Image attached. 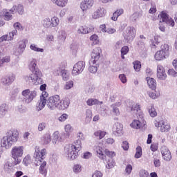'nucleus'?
Instances as JSON below:
<instances>
[{"label": "nucleus", "instance_id": "f257e3e1", "mask_svg": "<svg viewBox=\"0 0 177 177\" xmlns=\"http://www.w3.org/2000/svg\"><path fill=\"white\" fill-rule=\"evenodd\" d=\"M47 154L46 149H39V147H35V153L33 158L36 166L40 165L39 168V172L43 176L48 175V165L46 161H42L44 160L45 156Z\"/></svg>", "mask_w": 177, "mask_h": 177}, {"label": "nucleus", "instance_id": "f03ea898", "mask_svg": "<svg viewBox=\"0 0 177 177\" xmlns=\"http://www.w3.org/2000/svg\"><path fill=\"white\" fill-rule=\"evenodd\" d=\"M69 106L70 98L65 97L61 100L59 95L50 96L47 100V107L51 111H55L56 109L57 110H66Z\"/></svg>", "mask_w": 177, "mask_h": 177}, {"label": "nucleus", "instance_id": "7ed1b4c3", "mask_svg": "<svg viewBox=\"0 0 177 177\" xmlns=\"http://www.w3.org/2000/svg\"><path fill=\"white\" fill-rule=\"evenodd\" d=\"M19 133L17 129H10L1 139V147L6 150H9L19 140Z\"/></svg>", "mask_w": 177, "mask_h": 177}, {"label": "nucleus", "instance_id": "20e7f679", "mask_svg": "<svg viewBox=\"0 0 177 177\" xmlns=\"http://www.w3.org/2000/svg\"><path fill=\"white\" fill-rule=\"evenodd\" d=\"M81 140H77L74 144L66 145L64 147V156L68 160H75L78 156V151L82 149Z\"/></svg>", "mask_w": 177, "mask_h": 177}, {"label": "nucleus", "instance_id": "39448f33", "mask_svg": "<svg viewBox=\"0 0 177 177\" xmlns=\"http://www.w3.org/2000/svg\"><path fill=\"white\" fill-rule=\"evenodd\" d=\"M24 154V146H15L11 149V157L14 160L15 165H19L21 162V157Z\"/></svg>", "mask_w": 177, "mask_h": 177}, {"label": "nucleus", "instance_id": "423d86ee", "mask_svg": "<svg viewBox=\"0 0 177 177\" xmlns=\"http://www.w3.org/2000/svg\"><path fill=\"white\" fill-rule=\"evenodd\" d=\"M127 111H129V113H136L137 120L140 121H145V113H143V111L140 109L139 104H134L132 102H129L127 105Z\"/></svg>", "mask_w": 177, "mask_h": 177}, {"label": "nucleus", "instance_id": "0eeeda50", "mask_svg": "<svg viewBox=\"0 0 177 177\" xmlns=\"http://www.w3.org/2000/svg\"><path fill=\"white\" fill-rule=\"evenodd\" d=\"M42 72H33L30 75L24 76V80L28 84H33L34 85L42 84Z\"/></svg>", "mask_w": 177, "mask_h": 177}, {"label": "nucleus", "instance_id": "6e6552de", "mask_svg": "<svg viewBox=\"0 0 177 177\" xmlns=\"http://www.w3.org/2000/svg\"><path fill=\"white\" fill-rule=\"evenodd\" d=\"M59 24H60V19H59L57 17H52L51 18L47 17L41 20V26L47 30L55 28V27H57Z\"/></svg>", "mask_w": 177, "mask_h": 177}, {"label": "nucleus", "instance_id": "1a4fd4ad", "mask_svg": "<svg viewBox=\"0 0 177 177\" xmlns=\"http://www.w3.org/2000/svg\"><path fill=\"white\" fill-rule=\"evenodd\" d=\"M38 92L37 90H31L30 88L22 91L21 95L23 96V102L25 104L32 103V100L37 97Z\"/></svg>", "mask_w": 177, "mask_h": 177}, {"label": "nucleus", "instance_id": "9d476101", "mask_svg": "<svg viewBox=\"0 0 177 177\" xmlns=\"http://www.w3.org/2000/svg\"><path fill=\"white\" fill-rule=\"evenodd\" d=\"M123 37L127 42H132L136 37V28L133 26H128L123 32Z\"/></svg>", "mask_w": 177, "mask_h": 177}, {"label": "nucleus", "instance_id": "9b49d317", "mask_svg": "<svg viewBox=\"0 0 177 177\" xmlns=\"http://www.w3.org/2000/svg\"><path fill=\"white\" fill-rule=\"evenodd\" d=\"M160 154L162 156V158L163 161L166 162H169L172 160V153H171V150L169 148L165 145H162L160 147Z\"/></svg>", "mask_w": 177, "mask_h": 177}, {"label": "nucleus", "instance_id": "f8f14e48", "mask_svg": "<svg viewBox=\"0 0 177 177\" xmlns=\"http://www.w3.org/2000/svg\"><path fill=\"white\" fill-rule=\"evenodd\" d=\"M85 68V62L82 61L77 62L74 66L72 70V75L73 77H77V75H80V74H82V71H84Z\"/></svg>", "mask_w": 177, "mask_h": 177}, {"label": "nucleus", "instance_id": "ddd939ff", "mask_svg": "<svg viewBox=\"0 0 177 177\" xmlns=\"http://www.w3.org/2000/svg\"><path fill=\"white\" fill-rule=\"evenodd\" d=\"M100 55H102V48L100 47L94 48L91 54V58L89 64H96L100 59Z\"/></svg>", "mask_w": 177, "mask_h": 177}, {"label": "nucleus", "instance_id": "4468645a", "mask_svg": "<svg viewBox=\"0 0 177 177\" xmlns=\"http://www.w3.org/2000/svg\"><path fill=\"white\" fill-rule=\"evenodd\" d=\"M39 62H41V58H39L38 59L35 58H31L28 62V68L30 71H31L32 73L41 72V71L38 68V65L37 64V63H39Z\"/></svg>", "mask_w": 177, "mask_h": 177}, {"label": "nucleus", "instance_id": "2eb2a0df", "mask_svg": "<svg viewBox=\"0 0 177 177\" xmlns=\"http://www.w3.org/2000/svg\"><path fill=\"white\" fill-rule=\"evenodd\" d=\"M107 11L103 7L97 8L94 12L91 15V19L93 20H97V19H100L102 17H104Z\"/></svg>", "mask_w": 177, "mask_h": 177}, {"label": "nucleus", "instance_id": "dca6fc26", "mask_svg": "<svg viewBox=\"0 0 177 177\" xmlns=\"http://www.w3.org/2000/svg\"><path fill=\"white\" fill-rule=\"evenodd\" d=\"M123 129H124V127L122 126V124L121 123L115 122V123H114L113 128H112L113 133L116 137L122 136V135H124Z\"/></svg>", "mask_w": 177, "mask_h": 177}, {"label": "nucleus", "instance_id": "f3484780", "mask_svg": "<svg viewBox=\"0 0 177 177\" xmlns=\"http://www.w3.org/2000/svg\"><path fill=\"white\" fill-rule=\"evenodd\" d=\"M156 128H160V132H169L171 131V126L165 123L164 121H154Z\"/></svg>", "mask_w": 177, "mask_h": 177}, {"label": "nucleus", "instance_id": "a211bd4d", "mask_svg": "<svg viewBox=\"0 0 177 177\" xmlns=\"http://www.w3.org/2000/svg\"><path fill=\"white\" fill-rule=\"evenodd\" d=\"M146 120H139L138 119H134L130 124V127H131L133 129H142V128H146Z\"/></svg>", "mask_w": 177, "mask_h": 177}, {"label": "nucleus", "instance_id": "6ab92c4d", "mask_svg": "<svg viewBox=\"0 0 177 177\" xmlns=\"http://www.w3.org/2000/svg\"><path fill=\"white\" fill-rule=\"evenodd\" d=\"M94 4V0H83L80 3V9L82 10V12H86L87 10H89V9H91Z\"/></svg>", "mask_w": 177, "mask_h": 177}, {"label": "nucleus", "instance_id": "aec40b11", "mask_svg": "<svg viewBox=\"0 0 177 177\" xmlns=\"http://www.w3.org/2000/svg\"><path fill=\"white\" fill-rule=\"evenodd\" d=\"M15 80H16V75L12 73L2 77L1 84H3V85H6V86H9V85H11L15 82Z\"/></svg>", "mask_w": 177, "mask_h": 177}, {"label": "nucleus", "instance_id": "412c9836", "mask_svg": "<svg viewBox=\"0 0 177 177\" xmlns=\"http://www.w3.org/2000/svg\"><path fill=\"white\" fill-rule=\"evenodd\" d=\"M157 78L164 81L167 80V73H165V68L162 65L157 66Z\"/></svg>", "mask_w": 177, "mask_h": 177}, {"label": "nucleus", "instance_id": "4be33fe9", "mask_svg": "<svg viewBox=\"0 0 177 177\" xmlns=\"http://www.w3.org/2000/svg\"><path fill=\"white\" fill-rule=\"evenodd\" d=\"M62 142H63L62 135H60V133L58 131H55L53 133L52 143L53 145H60Z\"/></svg>", "mask_w": 177, "mask_h": 177}, {"label": "nucleus", "instance_id": "5701e85b", "mask_svg": "<svg viewBox=\"0 0 177 177\" xmlns=\"http://www.w3.org/2000/svg\"><path fill=\"white\" fill-rule=\"evenodd\" d=\"M50 142H52V137L49 133H46L41 138V143L43 146H48L50 144Z\"/></svg>", "mask_w": 177, "mask_h": 177}, {"label": "nucleus", "instance_id": "b1692460", "mask_svg": "<svg viewBox=\"0 0 177 177\" xmlns=\"http://www.w3.org/2000/svg\"><path fill=\"white\" fill-rule=\"evenodd\" d=\"M67 38V32L64 30H60L57 32V39L59 44H64Z\"/></svg>", "mask_w": 177, "mask_h": 177}, {"label": "nucleus", "instance_id": "393cba45", "mask_svg": "<svg viewBox=\"0 0 177 177\" xmlns=\"http://www.w3.org/2000/svg\"><path fill=\"white\" fill-rule=\"evenodd\" d=\"M0 15L4 17V19L6 20L7 21H9L13 19V17L12 16V12H9V10L8 9H3Z\"/></svg>", "mask_w": 177, "mask_h": 177}, {"label": "nucleus", "instance_id": "a878e982", "mask_svg": "<svg viewBox=\"0 0 177 177\" xmlns=\"http://www.w3.org/2000/svg\"><path fill=\"white\" fill-rule=\"evenodd\" d=\"M95 151L97 154V157H99L100 160H102L103 161L106 160V156H104V149H103V147L100 146H96Z\"/></svg>", "mask_w": 177, "mask_h": 177}, {"label": "nucleus", "instance_id": "bb28decb", "mask_svg": "<svg viewBox=\"0 0 177 177\" xmlns=\"http://www.w3.org/2000/svg\"><path fill=\"white\" fill-rule=\"evenodd\" d=\"M64 136L65 138H70V135H71V133H73V131H74V127L71 126L70 124H67L64 127Z\"/></svg>", "mask_w": 177, "mask_h": 177}, {"label": "nucleus", "instance_id": "cd10ccee", "mask_svg": "<svg viewBox=\"0 0 177 177\" xmlns=\"http://www.w3.org/2000/svg\"><path fill=\"white\" fill-rule=\"evenodd\" d=\"M147 82L149 88H150V89H152V91H154V89L157 88V82L156 81V80H154V78L147 77Z\"/></svg>", "mask_w": 177, "mask_h": 177}, {"label": "nucleus", "instance_id": "c85d7f7f", "mask_svg": "<svg viewBox=\"0 0 177 177\" xmlns=\"http://www.w3.org/2000/svg\"><path fill=\"white\" fill-rule=\"evenodd\" d=\"M3 171L6 174H12L13 172V165L9 161H6L3 165Z\"/></svg>", "mask_w": 177, "mask_h": 177}, {"label": "nucleus", "instance_id": "c756f323", "mask_svg": "<svg viewBox=\"0 0 177 177\" xmlns=\"http://www.w3.org/2000/svg\"><path fill=\"white\" fill-rule=\"evenodd\" d=\"M45 106L48 107V99L44 100L42 98H40L37 104V111H41L43 109H44Z\"/></svg>", "mask_w": 177, "mask_h": 177}, {"label": "nucleus", "instance_id": "7c9ffc66", "mask_svg": "<svg viewBox=\"0 0 177 177\" xmlns=\"http://www.w3.org/2000/svg\"><path fill=\"white\" fill-rule=\"evenodd\" d=\"M26 40H22L19 42V46L15 53V55H21L23 52H24V49H26Z\"/></svg>", "mask_w": 177, "mask_h": 177}, {"label": "nucleus", "instance_id": "2f4dec72", "mask_svg": "<svg viewBox=\"0 0 177 177\" xmlns=\"http://www.w3.org/2000/svg\"><path fill=\"white\" fill-rule=\"evenodd\" d=\"M105 163H106V169H113V168H114V167L115 166V162L114 161V160L111 158H106L105 156Z\"/></svg>", "mask_w": 177, "mask_h": 177}, {"label": "nucleus", "instance_id": "473e14b6", "mask_svg": "<svg viewBox=\"0 0 177 177\" xmlns=\"http://www.w3.org/2000/svg\"><path fill=\"white\" fill-rule=\"evenodd\" d=\"M53 3L59 6V8H65L68 3V0H50Z\"/></svg>", "mask_w": 177, "mask_h": 177}, {"label": "nucleus", "instance_id": "72a5a7b5", "mask_svg": "<svg viewBox=\"0 0 177 177\" xmlns=\"http://www.w3.org/2000/svg\"><path fill=\"white\" fill-rule=\"evenodd\" d=\"M86 104H87V106H95L96 104L101 106V104H103V102L99 101L96 98H89L86 101Z\"/></svg>", "mask_w": 177, "mask_h": 177}, {"label": "nucleus", "instance_id": "f704fd0d", "mask_svg": "<svg viewBox=\"0 0 177 177\" xmlns=\"http://www.w3.org/2000/svg\"><path fill=\"white\" fill-rule=\"evenodd\" d=\"M154 57L155 60H157V62H161V60H164L167 59L168 57L162 53V52L160 50L155 53Z\"/></svg>", "mask_w": 177, "mask_h": 177}, {"label": "nucleus", "instance_id": "c9c22d12", "mask_svg": "<svg viewBox=\"0 0 177 177\" xmlns=\"http://www.w3.org/2000/svg\"><path fill=\"white\" fill-rule=\"evenodd\" d=\"M124 14V9L122 8H119L113 14V17H111V20L113 21H117L118 19V17L121 16V15Z\"/></svg>", "mask_w": 177, "mask_h": 177}, {"label": "nucleus", "instance_id": "e433bc0d", "mask_svg": "<svg viewBox=\"0 0 177 177\" xmlns=\"http://www.w3.org/2000/svg\"><path fill=\"white\" fill-rule=\"evenodd\" d=\"M147 110L150 117H152V118L157 117V111H156V108H154V105L153 104H150L147 107Z\"/></svg>", "mask_w": 177, "mask_h": 177}, {"label": "nucleus", "instance_id": "4c0bfd02", "mask_svg": "<svg viewBox=\"0 0 177 177\" xmlns=\"http://www.w3.org/2000/svg\"><path fill=\"white\" fill-rule=\"evenodd\" d=\"M160 50L161 52L163 53V55L166 57H169V46L167 44H162L160 46Z\"/></svg>", "mask_w": 177, "mask_h": 177}, {"label": "nucleus", "instance_id": "58836bf2", "mask_svg": "<svg viewBox=\"0 0 177 177\" xmlns=\"http://www.w3.org/2000/svg\"><path fill=\"white\" fill-rule=\"evenodd\" d=\"M6 113H8V105L2 104L0 105V118H3V116L6 115Z\"/></svg>", "mask_w": 177, "mask_h": 177}, {"label": "nucleus", "instance_id": "ea45409f", "mask_svg": "<svg viewBox=\"0 0 177 177\" xmlns=\"http://www.w3.org/2000/svg\"><path fill=\"white\" fill-rule=\"evenodd\" d=\"M106 131L102 130H97L94 132L93 135L95 138H99L100 140H102L103 138L106 136Z\"/></svg>", "mask_w": 177, "mask_h": 177}, {"label": "nucleus", "instance_id": "a19ab883", "mask_svg": "<svg viewBox=\"0 0 177 177\" xmlns=\"http://www.w3.org/2000/svg\"><path fill=\"white\" fill-rule=\"evenodd\" d=\"M30 50H32L33 52H37V53H44V52H45V50L44 48H41L38 47V45H37L35 44H30Z\"/></svg>", "mask_w": 177, "mask_h": 177}, {"label": "nucleus", "instance_id": "79ce46f5", "mask_svg": "<svg viewBox=\"0 0 177 177\" xmlns=\"http://www.w3.org/2000/svg\"><path fill=\"white\" fill-rule=\"evenodd\" d=\"M23 164L26 165V167H28L30 164H32V158L31 157V155L28 154L26 155L23 160Z\"/></svg>", "mask_w": 177, "mask_h": 177}, {"label": "nucleus", "instance_id": "37998d69", "mask_svg": "<svg viewBox=\"0 0 177 177\" xmlns=\"http://www.w3.org/2000/svg\"><path fill=\"white\" fill-rule=\"evenodd\" d=\"M146 44V37L143 35H140L139 37V40L137 42V45L140 48H144Z\"/></svg>", "mask_w": 177, "mask_h": 177}, {"label": "nucleus", "instance_id": "c03bdc74", "mask_svg": "<svg viewBox=\"0 0 177 177\" xmlns=\"http://www.w3.org/2000/svg\"><path fill=\"white\" fill-rule=\"evenodd\" d=\"M142 17V14L140 12H134L133 15L130 17L131 21H133V23H136L138 20H139V18Z\"/></svg>", "mask_w": 177, "mask_h": 177}, {"label": "nucleus", "instance_id": "a18cd8bd", "mask_svg": "<svg viewBox=\"0 0 177 177\" xmlns=\"http://www.w3.org/2000/svg\"><path fill=\"white\" fill-rule=\"evenodd\" d=\"M160 23H165V21L169 18V16L165 11H162L160 14Z\"/></svg>", "mask_w": 177, "mask_h": 177}, {"label": "nucleus", "instance_id": "49530a36", "mask_svg": "<svg viewBox=\"0 0 177 177\" xmlns=\"http://www.w3.org/2000/svg\"><path fill=\"white\" fill-rule=\"evenodd\" d=\"M85 115H86V118H85L86 122L87 124H89V122H91V121L92 120V110L86 109Z\"/></svg>", "mask_w": 177, "mask_h": 177}, {"label": "nucleus", "instance_id": "de8ad7c7", "mask_svg": "<svg viewBox=\"0 0 177 177\" xmlns=\"http://www.w3.org/2000/svg\"><path fill=\"white\" fill-rule=\"evenodd\" d=\"M120 52H121V57L124 60V59H125V55H128V52H129V47H128V46H124L121 48Z\"/></svg>", "mask_w": 177, "mask_h": 177}, {"label": "nucleus", "instance_id": "09e8293b", "mask_svg": "<svg viewBox=\"0 0 177 177\" xmlns=\"http://www.w3.org/2000/svg\"><path fill=\"white\" fill-rule=\"evenodd\" d=\"M153 165L156 168H159V167H161V160L158 156H153Z\"/></svg>", "mask_w": 177, "mask_h": 177}, {"label": "nucleus", "instance_id": "8fccbe9b", "mask_svg": "<svg viewBox=\"0 0 177 177\" xmlns=\"http://www.w3.org/2000/svg\"><path fill=\"white\" fill-rule=\"evenodd\" d=\"M133 169V167L131 164L126 165L124 169V175L129 176L132 174V171Z\"/></svg>", "mask_w": 177, "mask_h": 177}, {"label": "nucleus", "instance_id": "3c124183", "mask_svg": "<svg viewBox=\"0 0 177 177\" xmlns=\"http://www.w3.org/2000/svg\"><path fill=\"white\" fill-rule=\"evenodd\" d=\"M160 44V41H158V37L155 36L153 39L151 40V48L152 49H156L157 46Z\"/></svg>", "mask_w": 177, "mask_h": 177}, {"label": "nucleus", "instance_id": "603ef678", "mask_svg": "<svg viewBox=\"0 0 177 177\" xmlns=\"http://www.w3.org/2000/svg\"><path fill=\"white\" fill-rule=\"evenodd\" d=\"M74 87V82L73 80H69L66 82L65 85L64 86V91H70L72 88Z\"/></svg>", "mask_w": 177, "mask_h": 177}, {"label": "nucleus", "instance_id": "864d4df0", "mask_svg": "<svg viewBox=\"0 0 177 177\" xmlns=\"http://www.w3.org/2000/svg\"><path fill=\"white\" fill-rule=\"evenodd\" d=\"M98 67H99V64L97 63L95 64H90V66L88 68V71L92 74H95V73H97V71Z\"/></svg>", "mask_w": 177, "mask_h": 177}, {"label": "nucleus", "instance_id": "5fc2aeb1", "mask_svg": "<svg viewBox=\"0 0 177 177\" xmlns=\"http://www.w3.org/2000/svg\"><path fill=\"white\" fill-rule=\"evenodd\" d=\"M133 65L135 71L139 73V71H140V68H142V64L140 63V61H134L133 62Z\"/></svg>", "mask_w": 177, "mask_h": 177}, {"label": "nucleus", "instance_id": "6e6d98bb", "mask_svg": "<svg viewBox=\"0 0 177 177\" xmlns=\"http://www.w3.org/2000/svg\"><path fill=\"white\" fill-rule=\"evenodd\" d=\"M62 77L63 81H68L70 79V73L66 70L61 71Z\"/></svg>", "mask_w": 177, "mask_h": 177}, {"label": "nucleus", "instance_id": "4d7b16f0", "mask_svg": "<svg viewBox=\"0 0 177 177\" xmlns=\"http://www.w3.org/2000/svg\"><path fill=\"white\" fill-rule=\"evenodd\" d=\"M89 39L91 41L93 45H97L99 44V36H97L96 34L91 35Z\"/></svg>", "mask_w": 177, "mask_h": 177}, {"label": "nucleus", "instance_id": "13d9d810", "mask_svg": "<svg viewBox=\"0 0 177 177\" xmlns=\"http://www.w3.org/2000/svg\"><path fill=\"white\" fill-rule=\"evenodd\" d=\"M13 27L15 28L14 30H17V31H23V30H24V26H23L21 25V24H20V22H16L13 24Z\"/></svg>", "mask_w": 177, "mask_h": 177}, {"label": "nucleus", "instance_id": "bf43d9fd", "mask_svg": "<svg viewBox=\"0 0 177 177\" xmlns=\"http://www.w3.org/2000/svg\"><path fill=\"white\" fill-rule=\"evenodd\" d=\"M147 95L151 97V99H157L160 96V93L157 91H147Z\"/></svg>", "mask_w": 177, "mask_h": 177}, {"label": "nucleus", "instance_id": "052dcab7", "mask_svg": "<svg viewBox=\"0 0 177 177\" xmlns=\"http://www.w3.org/2000/svg\"><path fill=\"white\" fill-rule=\"evenodd\" d=\"M17 34H18V32L17 30H13L11 32H10L8 33V41H13V39H15V36L17 35Z\"/></svg>", "mask_w": 177, "mask_h": 177}, {"label": "nucleus", "instance_id": "680f3d73", "mask_svg": "<svg viewBox=\"0 0 177 177\" xmlns=\"http://www.w3.org/2000/svg\"><path fill=\"white\" fill-rule=\"evenodd\" d=\"M10 62V56L6 55L3 57L2 59H0V67H2V65L4 63H9Z\"/></svg>", "mask_w": 177, "mask_h": 177}, {"label": "nucleus", "instance_id": "e2e57ef3", "mask_svg": "<svg viewBox=\"0 0 177 177\" xmlns=\"http://www.w3.org/2000/svg\"><path fill=\"white\" fill-rule=\"evenodd\" d=\"M142 147L138 146L136 148V152L135 153V158H140L142 157Z\"/></svg>", "mask_w": 177, "mask_h": 177}, {"label": "nucleus", "instance_id": "0e129e2a", "mask_svg": "<svg viewBox=\"0 0 177 177\" xmlns=\"http://www.w3.org/2000/svg\"><path fill=\"white\" fill-rule=\"evenodd\" d=\"M111 109H112L113 115L118 117L121 114V112H120V109H118V107H115L114 105L111 106Z\"/></svg>", "mask_w": 177, "mask_h": 177}, {"label": "nucleus", "instance_id": "69168bd1", "mask_svg": "<svg viewBox=\"0 0 177 177\" xmlns=\"http://www.w3.org/2000/svg\"><path fill=\"white\" fill-rule=\"evenodd\" d=\"M17 12L20 15H24V6L21 5V4L17 5Z\"/></svg>", "mask_w": 177, "mask_h": 177}, {"label": "nucleus", "instance_id": "338daca9", "mask_svg": "<svg viewBox=\"0 0 177 177\" xmlns=\"http://www.w3.org/2000/svg\"><path fill=\"white\" fill-rule=\"evenodd\" d=\"M77 34H88L86 26H80L77 30Z\"/></svg>", "mask_w": 177, "mask_h": 177}, {"label": "nucleus", "instance_id": "774afa93", "mask_svg": "<svg viewBox=\"0 0 177 177\" xmlns=\"http://www.w3.org/2000/svg\"><path fill=\"white\" fill-rule=\"evenodd\" d=\"M140 177H150L149 171L145 169H141L139 172Z\"/></svg>", "mask_w": 177, "mask_h": 177}]
</instances>
